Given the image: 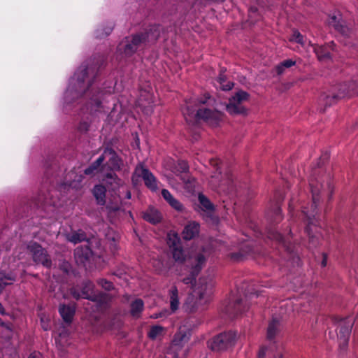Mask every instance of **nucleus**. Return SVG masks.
Instances as JSON below:
<instances>
[{
  "instance_id": "nucleus-1",
  "label": "nucleus",
  "mask_w": 358,
  "mask_h": 358,
  "mask_svg": "<svg viewBox=\"0 0 358 358\" xmlns=\"http://www.w3.org/2000/svg\"><path fill=\"white\" fill-rule=\"evenodd\" d=\"M104 161L107 162L108 167L113 169H117L121 165V161L117 157L116 154L112 150H106L103 155L100 156L93 164L85 170V173L86 175H95L98 173H101L103 177V180H104L108 185H110L112 189H115L120 187L123 184V182L117 178L113 172L110 171L106 173V167L101 166Z\"/></svg>"
},
{
  "instance_id": "nucleus-2",
  "label": "nucleus",
  "mask_w": 358,
  "mask_h": 358,
  "mask_svg": "<svg viewBox=\"0 0 358 358\" xmlns=\"http://www.w3.org/2000/svg\"><path fill=\"white\" fill-rule=\"evenodd\" d=\"M209 97L201 99L197 103H187L185 109L183 110L186 120L194 124L199 120H203L210 124H216L222 118V113L220 110L222 107L216 106L215 110L206 108L204 105L208 102Z\"/></svg>"
},
{
  "instance_id": "nucleus-3",
  "label": "nucleus",
  "mask_w": 358,
  "mask_h": 358,
  "mask_svg": "<svg viewBox=\"0 0 358 358\" xmlns=\"http://www.w3.org/2000/svg\"><path fill=\"white\" fill-rule=\"evenodd\" d=\"M159 36V29L158 27H152L145 34L136 35L131 38H127L120 43L118 46V51L120 53H124L129 56L133 54L138 48V45L143 41H155Z\"/></svg>"
},
{
  "instance_id": "nucleus-4",
  "label": "nucleus",
  "mask_w": 358,
  "mask_h": 358,
  "mask_svg": "<svg viewBox=\"0 0 358 358\" xmlns=\"http://www.w3.org/2000/svg\"><path fill=\"white\" fill-rule=\"evenodd\" d=\"M86 74L87 69L83 66L80 68L71 79L66 92L67 99L78 98L85 92L89 86V80H85Z\"/></svg>"
},
{
  "instance_id": "nucleus-5",
  "label": "nucleus",
  "mask_w": 358,
  "mask_h": 358,
  "mask_svg": "<svg viewBox=\"0 0 358 358\" xmlns=\"http://www.w3.org/2000/svg\"><path fill=\"white\" fill-rule=\"evenodd\" d=\"M213 293V285L205 283L195 288L192 296L188 297L185 305L189 311H194L205 304Z\"/></svg>"
},
{
  "instance_id": "nucleus-6",
  "label": "nucleus",
  "mask_w": 358,
  "mask_h": 358,
  "mask_svg": "<svg viewBox=\"0 0 358 358\" xmlns=\"http://www.w3.org/2000/svg\"><path fill=\"white\" fill-rule=\"evenodd\" d=\"M237 339L235 332H227L213 338L208 345L212 350L220 352L233 346Z\"/></svg>"
},
{
  "instance_id": "nucleus-7",
  "label": "nucleus",
  "mask_w": 358,
  "mask_h": 358,
  "mask_svg": "<svg viewBox=\"0 0 358 358\" xmlns=\"http://www.w3.org/2000/svg\"><path fill=\"white\" fill-rule=\"evenodd\" d=\"M141 178L145 185L151 190H156L157 189V180L154 175L143 165H138L134 171L132 180L134 184L138 182V178Z\"/></svg>"
},
{
  "instance_id": "nucleus-8",
  "label": "nucleus",
  "mask_w": 358,
  "mask_h": 358,
  "mask_svg": "<svg viewBox=\"0 0 358 358\" xmlns=\"http://www.w3.org/2000/svg\"><path fill=\"white\" fill-rule=\"evenodd\" d=\"M248 94L244 91L237 92L226 105L227 110L231 115L245 113V108L242 106V103L248 99Z\"/></svg>"
},
{
  "instance_id": "nucleus-9",
  "label": "nucleus",
  "mask_w": 358,
  "mask_h": 358,
  "mask_svg": "<svg viewBox=\"0 0 358 358\" xmlns=\"http://www.w3.org/2000/svg\"><path fill=\"white\" fill-rule=\"evenodd\" d=\"M352 326V319L341 320L339 321L338 338L341 346L345 347L347 345Z\"/></svg>"
},
{
  "instance_id": "nucleus-10",
  "label": "nucleus",
  "mask_w": 358,
  "mask_h": 358,
  "mask_svg": "<svg viewBox=\"0 0 358 358\" xmlns=\"http://www.w3.org/2000/svg\"><path fill=\"white\" fill-rule=\"evenodd\" d=\"M28 250L31 254L34 262L41 263L46 267L50 266V261L46 252L36 243L28 245Z\"/></svg>"
},
{
  "instance_id": "nucleus-11",
  "label": "nucleus",
  "mask_w": 358,
  "mask_h": 358,
  "mask_svg": "<svg viewBox=\"0 0 358 358\" xmlns=\"http://www.w3.org/2000/svg\"><path fill=\"white\" fill-rule=\"evenodd\" d=\"M199 224L195 222H189L185 225L182 231V237L185 240H191L199 235Z\"/></svg>"
},
{
  "instance_id": "nucleus-12",
  "label": "nucleus",
  "mask_w": 358,
  "mask_h": 358,
  "mask_svg": "<svg viewBox=\"0 0 358 358\" xmlns=\"http://www.w3.org/2000/svg\"><path fill=\"white\" fill-rule=\"evenodd\" d=\"M334 45L333 42H331L326 46H314V51L316 53L320 61L327 62L330 59V49L333 50Z\"/></svg>"
},
{
  "instance_id": "nucleus-13",
  "label": "nucleus",
  "mask_w": 358,
  "mask_h": 358,
  "mask_svg": "<svg viewBox=\"0 0 358 358\" xmlns=\"http://www.w3.org/2000/svg\"><path fill=\"white\" fill-rule=\"evenodd\" d=\"M328 23L343 34H347L348 32V29L345 26L340 14L331 15L329 18Z\"/></svg>"
},
{
  "instance_id": "nucleus-14",
  "label": "nucleus",
  "mask_w": 358,
  "mask_h": 358,
  "mask_svg": "<svg viewBox=\"0 0 358 358\" xmlns=\"http://www.w3.org/2000/svg\"><path fill=\"white\" fill-rule=\"evenodd\" d=\"M162 194L164 199L169 203V204L178 212H182L185 210L183 205L167 190L163 189Z\"/></svg>"
},
{
  "instance_id": "nucleus-15",
  "label": "nucleus",
  "mask_w": 358,
  "mask_h": 358,
  "mask_svg": "<svg viewBox=\"0 0 358 358\" xmlns=\"http://www.w3.org/2000/svg\"><path fill=\"white\" fill-rule=\"evenodd\" d=\"M188 341V336L185 333L180 332L175 336V338L173 341V343L171 345V350L176 352L180 350L185 343H186Z\"/></svg>"
},
{
  "instance_id": "nucleus-16",
  "label": "nucleus",
  "mask_w": 358,
  "mask_h": 358,
  "mask_svg": "<svg viewBox=\"0 0 358 358\" xmlns=\"http://www.w3.org/2000/svg\"><path fill=\"white\" fill-rule=\"evenodd\" d=\"M354 85L355 83H352L350 86L348 87H347L346 85L341 86L338 90L339 92L336 94H333L331 99L329 101H327V103L330 105L334 102L333 100H337L338 99L344 98L346 96H350L351 91H354L355 90Z\"/></svg>"
},
{
  "instance_id": "nucleus-17",
  "label": "nucleus",
  "mask_w": 358,
  "mask_h": 358,
  "mask_svg": "<svg viewBox=\"0 0 358 358\" xmlns=\"http://www.w3.org/2000/svg\"><path fill=\"white\" fill-rule=\"evenodd\" d=\"M143 218L152 224H156L161 221L162 215L157 209L150 208L145 213H144Z\"/></svg>"
},
{
  "instance_id": "nucleus-18",
  "label": "nucleus",
  "mask_w": 358,
  "mask_h": 358,
  "mask_svg": "<svg viewBox=\"0 0 358 358\" xmlns=\"http://www.w3.org/2000/svg\"><path fill=\"white\" fill-rule=\"evenodd\" d=\"M170 306L172 312L178 309L180 306L178 290L176 287L173 286L169 291Z\"/></svg>"
},
{
  "instance_id": "nucleus-19",
  "label": "nucleus",
  "mask_w": 358,
  "mask_h": 358,
  "mask_svg": "<svg viewBox=\"0 0 358 358\" xmlns=\"http://www.w3.org/2000/svg\"><path fill=\"white\" fill-rule=\"evenodd\" d=\"M59 313L65 322H70L74 315V308L73 306L62 305L59 308Z\"/></svg>"
},
{
  "instance_id": "nucleus-20",
  "label": "nucleus",
  "mask_w": 358,
  "mask_h": 358,
  "mask_svg": "<svg viewBox=\"0 0 358 358\" xmlns=\"http://www.w3.org/2000/svg\"><path fill=\"white\" fill-rule=\"evenodd\" d=\"M167 243L171 249L180 246L178 235L174 231H170L167 235Z\"/></svg>"
},
{
  "instance_id": "nucleus-21",
  "label": "nucleus",
  "mask_w": 358,
  "mask_h": 358,
  "mask_svg": "<svg viewBox=\"0 0 358 358\" xmlns=\"http://www.w3.org/2000/svg\"><path fill=\"white\" fill-rule=\"evenodd\" d=\"M15 280V277L12 274H6L4 272H0V293L4 287L10 285Z\"/></svg>"
},
{
  "instance_id": "nucleus-22",
  "label": "nucleus",
  "mask_w": 358,
  "mask_h": 358,
  "mask_svg": "<svg viewBox=\"0 0 358 358\" xmlns=\"http://www.w3.org/2000/svg\"><path fill=\"white\" fill-rule=\"evenodd\" d=\"M93 192L98 203L101 205L104 204L105 187L102 185H96L94 187Z\"/></svg>"
},
{
  "instance_id": "nucleus-23",
  "label": "nucleus",
  "mask_w": 358,
  "mask_h": 358,
  "mask_svg": "<svg viewBox=\"0 0 358 358\" xmlns=\"http://www.w3.org/2000/svg\"><path fill=\"white\" fill-rule=\"evenodd\" d=\"M66 239L73 243H77L85 239V234L81 231H73L66 235Z\"/></svg>"
},
{
  "instance_id": "nucleus-24",
  "label": "nucleus",
  "mask_w": 358,
  "mask_h": 358,
  "mask_svg": "<svg viewBox=\"0 0 358 358\" xmlns=\"http://www.w3.org/2000/svg\"><path fill=\"white\" fill-rule=\"evenodd\" d=\"M143 308V302L141 299H136L131 304V314L134 317H138Z\"/></svg>"
},
{
  "instance_id": "nucleus-25",
  "label": "nucleus",
  "mask_w": 358,
  "mask_h": 358,
  "mask_svg": "<svg viewBox=\"0 0 358 358\" xmlns=\"http://www.w3.org/2000/svg\"><path fill=\"white\" fill-rule=\"evenodd\" d=\"M199 201L200 203V207L203 211L210 213L213 210V204L204 195H199Z\"/></svg>"
},
{
  "instance_id": "nucleus-26",
  "label": "nucleus",
  "mask_w": 358,
  "mask_h": 358,
  "mask_svg": "<svg viewBox=\"0 0 358 358\" xmlns=\"http://www.w3.org/2000/svg\"><path fill=\"white\" fill-rule=\"evenodd\" d=\"M152 102V95L146 92H144L141 94V96L138 101V105L143 108L148 107Z\"/></svg>"
},
{
  "instance_id": "nucleus-27",
  "label": "nucleus",
  "mask_w": 358,
  "mask_h": 358,
  "mask_svg": "<svg viewBox=\"0 0 358 358\" xmlns=\"http://www.w3.org/2000/svg\"><path fill=\"white\" fill-rule=\"evenodd\" d=\"M164 334V329L160 326H154L149 331V336L152 339H159Z\"/></svg>"
},
{
  "instance_id": "nucleus-28",
  "label": "nucleus",
  "mask_w": 358,
  "mask_h": 358,
  "mask_svg": "<svg viewBox=\"0 0 358 358\" xmlns=\"http://www.w3.org/2000/svg\"><path fill=\"white\" fill-rule=\"evenodd\" d=\"M278 321L273 320L268 324L267 329V338L271 340L275 336L278 331Z\"/></svg>"
},
{
  "instance_id": "nucleus-29",
  "label": "nucleus",
  "mask_w": 358,
  "mask_h": 358,
  "mask_svg": "<svg viewBox=\"0 0 358 358\" xmlns=\"http://www.w3.org/2000/svg\"><path fill=\"white\" fill-rule=\"evenodd\" d=\"M75 175L74 173H70L68 175L69 179L66 178V182L69 183V185L72 187L73 188H78L80 182L82 181V176H76L73 180L70 181L72 177Z\"/></svg>"
},
{
  "instance_id": "nucleus-30",
  "label": "nucleus",
  "mask_w": 358,
  "mask_h": 358,
  "mask_svg": "<svg viewBox=\"0 0 358 358\" xmlns=\"http://www.w3.org/2000/svg\"><path fill=\"white\" fill-rule=\"evenodd\" d=\"M107 208L109 212H116L120 210V199L118 197H115L113 200L109 201L107 203Z\"/></svg>"
},
{
  "instance_id": "nucleus-31",
  "label": "nucleus",
  "mask_w": 358,
  "mask_h": 358,
  "mask_svg": "<svg viewBox=\"0 0 358 358\" xmlns=\"http://www.w3.org/2000/svg\"><path fill=\"white\" fill-rule=\"evenodd\" d=\"M295 61L292 59H287L278 64L275 69L278 75L282 74V68H289L295 64Z\"/></svg>"
},
{
  "instance_id": "nucleus-32",
  "label": "nucleus",
  "mask_w": 358,
  "mask_h": 358,
  "mask_svg": "<svg viewBox=\"0 0 358 358\" xmlns=\"http://www.w3.org/2000/svg\"><path fill=\"white\" fill-rule=\"evenodd\" d=\"M187 170V164L184 161H179L172 171L174 173H185Z\"/></svg>"
},
{
  "instance_id": "nucleus-33",
  "label": "nucleus",
  "mask_w": 358,
  "mask_h": 358,
  "mask_svg": "<svg viewBox=\"0 0 358 358\" xmlns=\"http://www.w3.org/2000/svg\"><path fill=\"white\" fill-rule=\"evenodd\" d=\"M172 252L173 258L176 261L182 262L185 259V256L181 245L172 249Z\"/></svg>"
},
{
  "instance_id": "nucleus-34",
  "label": "nucleus",
  "mask_w": 358,
  "mask_h": 358,
  "mask_svg": "<svg viewBox=\"0 0 358 358\" xmlns=\"http://www.w3.org/2000/svg\"><path fill=\"white\" fill-rule=\"evenodd\" d=\"M226 80V77L224 75L221 74L220 77L218 78V83H220V87L223 90H230L233 87V83L231 82H227L226 85H224V82Z\"/></svg>"
},
{
  "instance_id": "nucleus-35",
  "label": "nucleus",
  "mask_w": 358,
  "mask_h": 358,
  "mask_svg": "<svg viewBox=\"0 0 358 358\" xmlns=\"http://www.w3.org/2000/svg\"><path fill=\"white\" fill-rule=\"evenodd\" d=\"M310 186L313 194V203H315L317 199L316 196L319 192V187H317V182L313 179H311L310 182Z\"/></svg>"
},
{
  "instance_id": "nucleus-36",
  "label": "nucleus",
  "mask_w": 358,
  "mask_h": 358,
  "mask_svg": "<svg viewBox=\"0 0 358 358\" xmlns=\"http://www.w3.org/2000/svg\"><path fill=\"white\" fill-rule=\"evenodd\" d=\"M290 41L298 43L302 45H304L303 36L297 31H294L293 32V34L290 38Z\"/></svg>"
},
{
  "instance_id": "nucleus-37",
  "label": "nucleus",
  "mask_w": 358,
  "mask_h": 358,
  "mask_svg": "<svg viewBox=\"0 0 358 358\" xmlns=\"http://www.w3.org/2000/svg\"><path fill=\"white\" fill-rule=\"evenodd\" d=\"M315 205L314 206H312V210L311 212L306 211L305 210H303V213L306 215L308 220V224L312 223V218L315 217Z\"/></svg>"
},
{
  "instance_id": "nucleus-38",
  "label": "nucleus",
  "mask_w": 358,
  "mask_h": 358,
  "mask_svg": "<svg viewBox=\"0 0 358 358\" xmlns=\"http://www.w3.org/2000/svg\"><path fill=\"white\" fill-rule=\"evenodd\" d=\"M56 343L61 346H64L66 343V333H61L59 338L56 339Z\"/></svg>"
},
{
  "instance_id": "nucleus-39",
  "label": "nucleus",
  "mask_w": 358,
  "mask_h": 358,
  "mask_svg": "<svg viewBox=\"0 0 358 358\" xmlns=\"http://www.w3.org/2000/svg\"><path fill=\"white\" fill-rule=\"evenodd\" d=\"M49 318L46 317L45 315H42L41 317V322L42 327L44 330H48L50 327L48 324Z\"/></svg>"
},
{
  "instance_id": "nucleus-40",
  "label": "nucleus",
  "mask_w": 358,
  "mask_h": 358,
  "mask_svg": "<svg viewBox=\"0 0 358 358\" xmlns=\"http://www.w3.org/2000/svg\"><path fill=\"white\" fill-rule=\"evenodd\" d=\"M99 284L105 289L109 290V289H110L112 288V284L110 282H108V281H107L106 280H101L99 281Z\"/></svg>"
},
{
  "instance_id": "nucleus-41",
  "label": "nucleus",
  "mask_w": 358,
  "mask_h": 358,
  "mask_svg": "<svg viewBox=\"0 0 358 358\" xmlns=\"http://www.w3.org/2000/svg\"><path fill=\"white\" fill-rule=\"evenodd\" d=\"M196 268L199 269L205 262V257L202 255H199L196 257Z\"/></svg>"
},
{
  "instance_id": "nucleus-42",
  "label": "nucleus",
  "mask_w": 358,
  "mask_h": 358,
  "mask_svg": "<svg viewBox=\"0 0 358 358\" xmlns=\"http://www.w3.org/2000/svg\"><path fill=\"white\" fill-rule=\"evenodd\" d=\"M95 300L100 303H105L108 301V297L106 294H101L99 296H96Z\"/></svg>"
},
{
  "instance_id": "nucleus-43",
  "label": "nucleus",
  "mask_w": 358,
  "mask_h": 358,
  "mask_svg": "<svg viewBox=\"0 0 358 358\" xmlns=\"http://www.w3.org/2000/svg\"><path fill=\"white\" fill-rule=\"evenodd\" d=\"M169 315V312L168 310H164V311L160 312L159 313L154 314L153 315H152V317L159 318V317H166Z\"/></svg>"
},
{
  "instance_id": "nucleus-44",
  "label": "nucleus",
  "mask_w": 358,
  "mask_h": 358,
  "mask_svg": "<svg viewBox=\"0 0 358 358\" xmlns=\"http://www.w3.org/2000/svg\"><path fill=\"white\" fill-rule=\"evenodd\" d=\"M181 179L184 180V182H185V183H186V185H187V188L189 191H190V190H192V188H193V186H194V185H193V184H192V182H193V180H193V179H191V178H188L187 181L186 182V180H185V178H181Z\"/></svg>"
},
{
  "instance_id": "nucleus-45",
  "label": "nucleus",
  "mask_w": 358,
  "mask_h": 358,
  "mask_svg": "<svg viewBox=\"0 0 358 358\" xmlns=\"http://www.w3.org/2000/svg\"><path fill=\"white\" fill-rule=\"evenodd\" d=\"M219 181V174L215 173L212 176V185L216 186L217 185V182Z\"/></svg>"
},
{
  "instance_id": "nucleus-46",
  "label": "nucleus",
  "mask_w": 358,
  "mask_h": 358,
  "mask_svg": "<svg viewBox=\"0 0 358 358\" xmlns=\"http://www.w3.org/2000/svg\"><path fill=\"white\" fill-rule=\"evenodd\" d=\"M266 348L263 347L260 349L258 353V358H264L266 355Z\"/></svg>"
},
{
  "instance_id": "nucleus-47",
  "label": "nucleus",
  "mask_w": 358,
  "mask_h": 358,
  "mask_svg": "<svg viewBox=\"0 0 358 358\" xmlns=\"http://www.w3.org/2000/svg\"><path fill=\"white\" fill-rule=\"evenodd\" d=\"M29 358H41V355L39 352H34L30 355Z\"/></svg>"
},
{
  "instance_id": "nucleus-48",
  "label": "nucleus",
  "mask_w": 358,
  "mask_h": 358,
  "mask_svg": "<svg viewBox=\"0 0 358 358\" xmlns=\"http://www.w3.org/2000/svg\"><path fill=\"white\" fill-rule=\"evenodd\" d=\"M3 331H5V334H6V336H10V333H11V330L10 329V328L8 327H5L3 329Z\"/></svg>"
},
{
  "instance_id": "nucleus-49",
  "label": "nucleus",
  "mask_w": 358,
  "mask_h": 358,
  "mask_svg": "<svg viewBox=\"0 0 358 358\" xmlns=\"http://www.w3.org/2000/svg\"><path fill=\"white\" fill-rule=\"evenodd\" d=\"M90 254V251L88 249H87V250H86V252L85 253L84 258L85 259H87L89 257Z\"/></svg>"
},
{
  "instance_id": "nucleus-50",
  "label": "nucleus",
  "mask_w": 358,
  "mask_h": 358,
  "mask_svg": "<svg viewBox=\"0 0 358 358\" xmlns=\"http://www.w3.org/2000/svg\"><path fill=\"white\" fill-rule=\"evenodd\" d=\"M184 282L188 284L192 282V278H187L183 280Z\"/></svg>"
},
{
  "instance_id": "nucleus-51",
  "label": "nucleus",
  "mask_w": 358,
  "mask_h": 358,
  "mask_svg": "<svg viewBox=\"0 0 358 358\" xmlns=\"http://www.w3.org/2000/svg\"><path fill=\"white\" fill-rule=\"evenodd\" d=\"M274 358H283V356L282 353L279 352L274 357Z\"/></svg>"
},
{
  "instance_id": "nucleus-52",
  "label": "nucleus",
  "mask_w": 358,
  "mask_h": 358,
  "mask_svg": "<svg viewBox=\"0 0 358 358\" xmlns=\"http://www.w3.org/2000/svg\"><path fill=\"white\" fill-rule=\"evenodd\" d=\"M327 265V259L324 257V259L322 262V266H325Z\"/></svg>"
},
{
  "instance_id": "nucleus-53",
  "label": "nucleus",
  "mask_w": 358,
  "mask_h": 358,
  "mask_svg": "<svg viewBox=\"0 0 358 358\" xmlns=\"http://www.w3.org/2000/svg\"><path fill=\"white\" fill-rule=\"evenodd\" d=\"M211 165L213 166H216L217 165V162L215 160H213L211 162Z\"/></svg>"
},
{
  "instance_id": "nucleus-54",
  "label": "nucleus",
  "mask_w": 358,
  "mask_h": 358,
  "mask_svg": "<svg viewBox=\"0 0 358 358\" xmlns=\"http://www.w3.org/2000/svg\"><path fill=\"white\" fill-rule=\"evenodd\" d=\"M112 31V28H108L107 31H106V35H108Z\"/></svg>"
},
{
  "instance_id": "nucleus-55",
  "label": "nucleus",
  "mask_w": 358,
  "mask_h": 358,
  "mask_svg": "<svg viewBox=\"0 0 358 358\" xmlns=\"http://www.w3.org/2000/svg\"><path fill=\"white\" fill-rule=\"evenodd\" d=\"M80 250L77 249L76 250V256L77 257V256H80Z\"/></svg>"
},
{
  "instance_id": "nucleus-56",
  "label": "nucleus",
  "mask_w": 358,
  "mask_h": 358,
  "mask_svg": "<svg viewBox=\"0 0 358 358\" xmlns=\"http://www.w3.org/2000/svg\"><path fill=\"white\" fill-rule=\"evenodd\" d=\"M285 69H286V68H282V73H284V71H285Z\"/></svg>"
},
{
  "instance_id": "nucleus-57",
  "label": "nucleus",
  "mask_w": 358,
  "mask_h": 358,
  "mask_svg": "<svg viewBox=\"0 0 358 358\" xmlns=\"http://www.w3.org/2000/svg\"><path fill=\"white\" fill-rule=\"evenodd\" d=\"M307 230H308V232L310 234V227H308V229H307Z\"/></svg>"
},
{
  "instance_id": "nucleus-58",
  "label": "nucleus",
  "mask_w": 358,
  "mask_h": 358,
  "mask_svg": "<svg viewBox=\"0 0 358 358\" xmlns=\"http://www.w3.org/2000/svg\"><path fill=\"white\" fill-rule=\"evenodd\" d=\"M324 98H327V99H329L330 97L329 96H326Z\"/></svg>"
},
{
  "instance_id": "nucleus-59",
  "label": "nucleus",
  "mask_w": 358,
  "mask_h": 358,
  "mask_svg": "<svg viewBox=\"0 0 358 358\" xmlns=\"http://www.w3.org/2000/svg\"><path fill=\"white\" fill-rule=\"evenodd\" d=\"M278 237H280V235H278V237H274L275 239H278Z\"/></svg>"
},
{
  "instance_id": "nucleus-60",
  "label": "nucleus",
  "mask_w": 358,
  "mask_h": 358,
  "mask_svg": "<svg viewBox=\"0 0 358 358\" xmlns=\"http://www.w3.org/2000/svg\"><path fill=\"white\" fill-rule=\"evenodd\" d=\"M174 358H176V357H174Z\"/></svg>"
}]
</instances>
